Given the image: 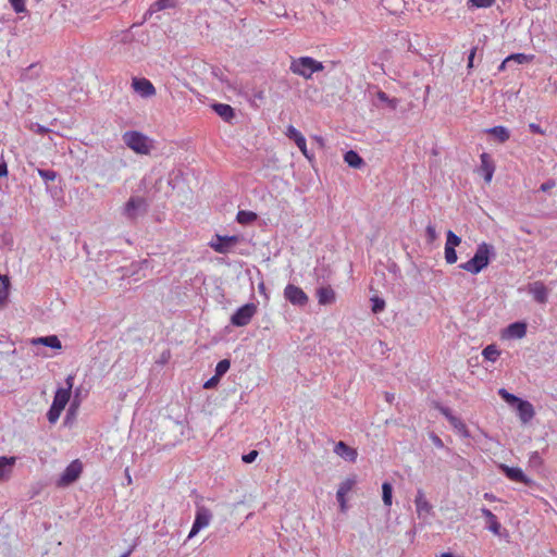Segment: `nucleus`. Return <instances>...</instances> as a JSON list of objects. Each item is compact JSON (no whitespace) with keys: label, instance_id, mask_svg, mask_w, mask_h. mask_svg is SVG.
Returning <instances> with one entry per match:
<instances>
[{"label":"nucleus","instance_id":"1","mask_svg":"<svg viewBox=\"0 0 557 557\" xmlns=\"http://www.w3.org/2000/svg\"><path fill=\"white\" fill-rule=\"evenodd\" d=\"M493 255L494 247L485 242L481 243L478 245L474 256L467 262L460 263L459 268L475 275L488 267Z\"/></svg>","mask_w":557,"mask_h":557},{"label":"nucleus","instance_id":"2","mask_svg":"<svg viewBox=\"0 0 557 557\" xmlns=\"http://www.w3.org/2000/svg\"><path fill=\"white\" fill-rule=\"evenodd\" d=\"M498 395L509 405L516 406L517 414L520 419V421L524 424L529 423L535 416V409L533 405L528 401L523 400L513 394L509 393L505 388H500L498 391Z\"/></svg>","mask_w":557,"mask_h":557},{"label":"nucleus","instance_id":"3","mask_svg":"<svg viewBox=\"0 0 557 557\" xmlns=\"http://www.w3.org/2000/svg\"><path fill=\"white\" fill-rule=\"evenodd\" d=\"M322 62L317 61L310 57H301L294 59L290 63V71L294 74L300 75L306 79L311 78L313 73L323 71Z\"/></svg>","mask_w":557,"mask_h":557},{"label":"nucleus","instance_id":"4","mask_svg":"<svg viewBox=\"0 0 557 557\" xmlns=\"http://www.w3.org/2000/svg\"><path fill=\"white\" fill-rule=\"evenodd\" d=\"M123 141L129 149L139 154H148L152 147L150 139L137 131L124 133Z\"/></svg>","mask_w":557,"mask_h":557},{"label":"nucleus","instance_id":"5","mask_svg":"<svg viewBox=\"0 0 557 557\" xmlns=\"http://www.w3.org/2000/svg\"><path fill=\"white\" fill-rule=\"evenodd\" d=\"M212 512L205 506H197L195 520L188 534V540L196 536L202 529L207 528L212 520Z\"/></svg>","mask_w":557,"mask_h":557},{"label":"nucleus","instance_id":"6","mask_svg":"<svg viewBox=\"0 0 557 557\" xmlns=\"http://www.w3.org/2000/svg\"><path fill=\"white\" fill-rule=\"evenodd\" d=\"M239 243V237L236 235L233 236H221L216 234L212 240L209 243V246L219 253H228L235 245Z\"/></svg>","mask_w":557,"mask_h":557},{"label":"nucleus","instance_id":"7","mask_svg":"<svg viewBox=\"0 0 557 557\" xmlns=\"http://www.w3.org/2000/svg\"><path fill=\"white\" fill-rule=\"evenodd\" d=\"M257 311L255 304H246L238 308L231 318V322L235 326H246L250 323Z\"/></svg>","mask_w":557,"mask_h":557},{"label":"nucleus","instance_id":"8","mask_svg":"<svg viewBox=\"0 0 557 557\" xmlns=\"http://www.w3.org/2000/svg\"><path fill=\"white\" fill-rule=\"evenodd\" d=\"M83 471L82 462L76 459L73 460L63 471L60 479L58 480V486H67L75 482Z\"/></svg>","mask_w":557,"mask_h":557},{"label":"nucleus","instance_id":"9","mask_svg":"<svg viewBox=\"0 0 557 557\" xmlns=\"http://www.w3.org/2000/svg\"><path fill=\"white\" fill-rule=\"evenodd\" d=\"M74 376L69 375L65 380L66 387H62L57 389L52 405L55 407H59L64 410L65 406L67 405L70 398H71V392L73 387Z\"/></svg>","mask_w":557,"mask_h":557},{"label":"nucleus","instance_id":"10","mask_svg":"<svg viewBox=\"0 0 557 557\" xmlns=\"http://www.w3.org/2000/svg\"><path fill=\"white\" fill-rule=\"evenodd\" d=\"M284 297L297 306H305L308 302L307 294L298 286L288 284L284 289Z\"/></svg>","mask_w":557,"mask_h":557},{"label":"nucleus","instance_id":"11","mask_svg":"<svg viewBox=\"0 0 557 557\" xmlns=\"http://www.w3.org/2000/svg\"><path fill=\"white\" fill-rule=\"evenodd\" d=\"M132 88L143 98H150L156 95V88L152 83L144 77H134L132 79Z\"/></svg>","mask_w":557,"mask_h":557},{"label":"nucleus","instance_id":"12","mask_svg":"<svg viewBox=\"0 0 557 557\" xmlns=\"http://www.w3.org/2000/svg\"><path fill=\"white\" fill-rule=\"evenodd\" d=\"M499 468L510 481L523 483L525 485L534 484V481L528 478L519 467H508L506 465H500Z\"/></svg>","mask_w":557,"mask_h":557},{"label":"nucleus","instance_id":"13","mask_svg":"<svg viewBox=\"0 0 557 557\" xmlns=\"http://www.w3.org/2000/svg\"><path fill=\"white\" fill-rule=\"evenodd\" d=\"M286 136L294 140L295 144L297 145V147L299 148V150L301 151V153L308 159V160H311L312 159V156L309 153L308 149H307V143H306V138L304 137V135L297 129L295 128L293 125H289L287 126L286 128Z\"/></svg>","mask_w":557,"mask_h":557},{"label":"nucleus","instance_id":"14","mask_svg":"<svg viewBox=\"0 0 557 557\" xmlns=\"http://www.w3.org/2000/svg\"><path fill=\"white\" fill-rule=\"evenodd\" d=\"M481 164L479 172L483 175L485 183L490 184L494 172H495V163L492 159L491 154L483 152L480 156Z\"/></svg>","mask_w":557,"mask_h":557},{"label":"nucleus","instance_id":"15","mask_svg":"<svg viewBox=\"0 0 557 557\" xmlns=\"http://www.w3.org/2000/svg\"><path fill=\"white\" fill-rule=\"evenodd\" d=\"M146 201L140 197H131L124 207V214L128 219H135L139 211H144Z\"/></svg>","mask_w":557,"mask_h":557},{"label":"nucleus","instance_id":"16","mask_svg":"<svg viewBox=\"0 0 557 557\" xmlns=\"http://www.w3.org/2000/svg\"><path fill=\"white\" fill-rule=\"evenodd\" d=\"M529 293L533 296L534 300L539 304H545L548 298V289L544 283L537 281L529 285Z\"/></svg>","mask_w":557,"mask_h":557},{"label":"nucleus","instance_id":"17","mask_svg":"<svg viewBox=\"0 0 557 557\" xmlns=\"http://www.w3.org/2000/svg\"><path fill=\"white\" fill-rule=\"evenodd\" d=\"M334 453L342 457L343 459L345 460H348L350 462H355L357 460V457H358V451L357 449L348 446L345 442H342L339 441L335 447H334Z\"/></svg>","mask_w":557,"mask_h":557},{"label":"nucleus","instance_id":"18","mask_svg":"<svg viewBox=\"0 0 557 557\" xmlns=\"http://www.w3.org/2000/svg\"><path fill=\"white\" fill-rule=\"evenodd\" d=\"M441 412L445 416V418L448 420L450 425L462 436L468 437L469 431L467 425L457 417H455L448 408H442Z\"/></svg>","mask_w":557,"mask_h":557},{"label":"nucleus","instance_id":"19","mask_svg":"<svg viewBox=\"0 0 557 557\" xmlns=\"http://www.w3.org/2000/svg\"><path fill=\"white\" fill-rule=\"evenodd\" d=\"M416 510L419 517L430 515L432 511V505L425 498L422 490H419L414 499Z\"/></svg>","mask_w":557,"mask_h":557},{"label":"nucleus","instance_id":"20","mask_svg":"<svg viewBox=\"0 0 557 557\" xmlns=\"http://www.w3.org/2000/svg\"><path fill=\"white\" fill-rule=\"evenodd\" d=\"M355 483H356V480L349 478V479H346L345 481H343L339 484L337 493H336V498H337L342 509L345 508V506H346V495L351 491V488L354 487Z\"/></svg>","mask_w":557,"mask_h":557},{"label":"nucleus","instance_id":"21","mask_svg":"<svg viewBox=\"0 0 557 557\" xmlns=\"http://www.w3.org/2000/svg\"><path fill=\"white\" fill-rule=\"evenodd\" d=\"M482 515L486 518L487 529L495 535H500L502 524L497 517L487 508L481 509Z\"/></svg>","mask_w":557,"mask_h":557},{"label":"nucleus","instance_id":"22","mask_svg":"<svg viewBox=\"0 0 557 557\" xmlns=\"http://www.w3.org/2000/svg\"><path fill=\"white\" fill-rule=\"evenodd\" d=\"M177 3V0H157L153 2L148 11L145 13L144 18L146 20L148 16H152L154 13L162 11L164 9L174 8Z\"/></svg>","mask_w":557,"mask_h":557},{"label":"nucleus","instance_id":"23","mask_svg":"<svg viewBox=\"0 0 557 557\" xmlns=\"http://www.w3.org/2000/svg\"><path fill=\"white\" fill-rule=\"evenodd\" d=\"M527 334V324L523 322H515L508 325L505 335L508 338H522Z\"/></svg>","mask_w":557,"mask_h":557},{"label":"nucleus","instance_id":"24","mask_svg":"<svg viewBox=\"0 0 557 557\" xmlns=\"http://www.w3.org/2000/svg\"><path fill=\"white\" fill-rule=\"evenodd\" d=\"M214 112L225 122H230L235 117L234 109L226 103H215L212 106Z\"/></svg>","mask_w":557,"mask_h":557},{"label":"nucleus","instance_id":"25","mask_svg":"<svg viewBox=\"0 0 557 557\" xmlns=\"http://www.w3.org/2000/svg\"><path fill=\"white\" fill-rule=\"evenodd\" d=\"M317 297L320 305H330L335 301V292L330 287H320L317 290Z\"/></svg>","mask_w":557,"mask_h":557},{"label":"nucleus","instance_id":"26","mask_svg":"<svg viewBox=\"0 0 557 557\" xmlns=\"http://www.w3.org/2000/svg\"><path fill=\"white\" fill-rule=\"evenodd\" d=\"M15 460V457H0V480H7L10 476Z\"/></svg>","mask_w":557,"mask_h":557},{"label":"nucleus","instance_id":"27","mask_svg":"<svg viewBox=\"0 0 557 557\" xmlns=\"http://www.w3.org/2000/svg\"><path fill=\"white\" fill-rule=\"evenodd\" d=\"M493 135L499 143L504 144L510 138V132L505 126H494L486 131Z\"/></svg>","mask_w":557,"mask_h":557},{"label":"nucleus","instance_id":"28","mask_svg":"<svg viewBox=\"0 0 557 557\" xmlns=\"http://www.w3.org/2000/svg\"><path fill=\"white\" fill-rule=\"evenodd\" d=\"M10 280L7 275L0 274V307L4 306L9 297Z\"/></svg>","mask_w":557,"mask_h":557},{"label":"nucleus","instance_id":"29","mask_svg":"<svg viewBox=\"0 0 557 557\" xmlns=\"http://www.w3.org/2000/svg\"><path fill=\"white\" fill-rule=\"evenodd\" d=\"M344 160L349 166L355 169L360 168L363 163L362 158L354 150L347 151L344 156Z\"/></svg>","mask_w":557,"mask_h":557},{"label":"nucleus","instance_id":"30","mask_svg":"<svg viewBox=\"0 0 557 557\" xmlns=\"http://www.w3.org/2000/svg\"><path fill=\"white\" fill-rule=\"evenodd\" d=\"M35 344H41L50 348L60 349L61 348V342L55 335L39 337L35 342Z\"/></svg>","mask_w":557,"mask_h":557},{"label":"nucleus","instance_id":"31","mask_svg":"<svg viewBox=\"0 0 557 557\" xmlns=\"http://www.w3.org/2000/svg\"><path fill=\"white\" fill-rule=\"evenodd\" d=\"M39 70H40V67L38 66V64H36V63L30 64L28 67H26L22 71L21 81L26 82L28 79L39 77V75H40Z\"/></svg>","mask_w":557,"mask_h":557},{"label":"nucleus","instance_id":"32","mask_svg":"<svg viewBox=\"0 0 557 557\" xmlns=\"http://www.w3.org/2000/svg\"><path fill=\"white\" fill-rule=\"evenodd\" d=\"M258 219V215L252 211L240 210L236 215V221L240 224H250Z\"/></svg>","mask_w":557,"mask_h":557},{"label":"nucleus","instance_id":"33","mask_svg":"<svg viewBox=\"0 0 557 557\" xmlns=\"http://www.w3.org/2000/svg\"><path fill=\"white\" fill-rule=\"evenodd\" d=\"M482 356L485 360L495 362L498 359V357L500 356V351L498 350L496 345H487L482 350Z\"/></svg>","mask_w":557,"mask_h":557},{"label":"nucleus","instance_id":"34","mask_svg":"<svg viewBox=\"0 0 557 557\" xmlns=\"http://www.w3.org/2000/svg\"><path fill=\"white\" fill-rule=\"evenodd\" d=\"M381 4L393 14L401 11L404 7L403 0H381Z\"/></svg>","mask_w":557,"mask_h":557},{"label":"nucleus","instance_id":"35","mask_svg":"<svg viewBox=\"0 0 557 557\" xmlns=\"http://www.w3.org/2000/svg\"><path fill=\"white\" fill-rule=\"evenodd\" d=\"M534 59L533 54H525V53H513L507 57V61L516 62L519 64L529 63L532 62Z\"/></svg>","mask_w":557,"mask_h":557},{"label":"nucleus","instance_id":"36","mask_svg":"<svg viewBox=\"0 0 557 557\" xmlns=\"http://www.w3.org/2000/svg\"><path fill=\"white\" fill-rule=\"evenodd\" d=\"M382 494H383L382 498H383L384 505L389 507L392 505V494H393V487H392L391 483L384 482L382 484Z\"/></svg>","mask_w":557,"mask_h":557},{"label":"nucleus","instance_id":"37","mask_svg":"<svg viewBox=\"0 0 557 557\" xmlns=\"http://www.w3.org/2000/svg\"><path fill=\"white\" fill-rule=\"evenodd\" d=\"M461 243V238L457 236L453 231H448L446 234V244L445 247L456 248Z\"/></svg>","mask_w":557,"mask_h":557},{"label":"nucleus","instance_id":"38","mask_svg":"<svg viewBox=\"0 0 557 557\" xmlns=\"http://www.w3.org/2000/svg\"><path fill=\"white\" fill-rule=\"evenodd\" d=\"M230 367L231 362L228 359H223L219 361L215 367V376L220 379L223 374H225L228 371Z\"/></svg>","mask_w":557,"mask_h":557},{"label":"nucleus","instance_id":"39","mask_svg":"<svg viewBox=\"0 0 557 557\" xmlns=\"http://www.w3.org/2000/svg\"><path fill=\"white\" fill-rule=\"evenodd\" d=\"M62 411H63V409L51 405V407L47 413L48 421L50 423H55L58 421V419L60 418Z\"/></svg>","mask_w":557,"mask_h":557},{"label":"nucleus","instance_id":"40","mask_svg":"<svg viewBox=\"0 0 557 557\" xmlns=\"http://www.w3.org/2000/svg\"><path fill=\"white\" fill-rule=\"evenodd\" d=\"M377 98L383 101V102H386L387 106L391 108V109H396L399 101L398 99L396 98H389L384 91H379L377 92Z\"/></svg>","mask_w":557,"mask_h":557},{"label":"nucleus","instance_id":"41","mask_svg":"<svg viewBox=\"0 0 557 557\" xmlns=\"http://www.w3.org/2000/svg\"><path fill=\"white\" fill-rule=\"evenodd\" d=\"M495 0H468V7L472 8H491Z\"/></svg>","mask_w":557,"mask_h":557},{"label":"nucleus","instance_id":"42","mask_svg":"<svg viewBox=\"0 0 557 557\" xmlns=\"http://www.w3.org/2000/svg\"><path fill=\"white\" fill-rule=\"evenodd\" d=\"M444 255H445V260L448 264H454L457 262L458 257H457L455 248L445 247Z\"/></svg>","mask_w":557,"mask_h":557},{"label":"nucleus","instance_id":"43","mask_svg":"<svg viewBox=\"0 0 557 557\" xmlns=\"http://www.w3.org/2000/svg\"><path fill=\"white\" fill-rule=\"evenodd\" d=\"M38 175L46 182H53L57 178V172L52 170H37Z\"/></svg>","mask_w":557,"mask_h":557},{"label":"nucleus","instance_id":"44","mask_svg":"<svg viewBox=\"0 0 557 557\" xmlns=\"http://www.w3.org/2000/svg\"><path fill=\"white\" fill-rule=\"evenodd\" d=\"M371 301H372V311H373L374 313H379V312H381V311H383V310H384V308H385V301H384L383 299H381V298H379V297H373V298L371 299Z\"/></svg>","mask_w":557,"mask_h":557},{"label":"nucleus","instance_id":"45","mask_svg":"<svg viewBox=\"0 0 557 557\" xmlns=\"http://www.w3.org/2000/svg\"><path fill=\"white\" fill-rule=\"evenodd\" d=\"M257 457H258V451L257 450H251L248 454L244 455L242 457V460L245 463H251V462H253L256 460Z\"/></svg>","mask_w":557,"mask_h":557},{"label":"nucleus","instance_id":"46","mask_svg":"<svg viewBox=\"0 0 557 557\" xmlns=\"http://www.w3.org/2000/svg\"><path fill=\"white\" fill-rule=\"evenodd\" d=\"M10 2L17 13L25 11L24 0H10Z\"/></svg>","mask_w":557,"mask_h":557},{"label":"nucleus","instance_id":"47","mask_svg":"<svg viewBox=\"0 0 557 557\" xmlns=\"http://www.w3.org/2000/svg\"><path fill=\"white\" fill-rule=\"evenodd\" d=\"M425 232H426V236H428L429 242L432 243V242H434L436 239L437 234H436V230H435V227L433 225H431V224L428 225Z\"/></svg>","mask_w":557,"mask_h":557},{"label":"nucleus","instance_id":"48","mask_svg":"<svg viewBox=\"0 0 557 557\" xmlns=\"http://www.w3.org/2000/svg\"><path fill=\"white\" fill-rule=\"evenodd\" d=\"M556 186V182L554 180H548L547 182L543 183L540 187L542 191H548L553 189Z\"/></svg>","mask_w":557,"mask_h":557},{"label":"nucleus","instance_id":"49","mask_svg":"<svg viewBox=\"0 0 557 557\" xmlns=\"http://www.w3.org/2000/svg\"><path fill=\"white\" fill-rule=\"evenodd\" d=\"M529 128L534 134L545 135V131L539 124L530 123Z\"/></svg>","mask_w":557,"mask_h":557},{"label":"nucleus","instance_id":"50","mask_svg":"<svg viewBox=\"0 0 557 557\" xmlns=\"http://www.w3.org/2000/svg\"><path fill=\"white\" fill-rule=\"evenodd\" d=\"M475 52H476V49L472 48L470 53H469V57H468V67L469 69L473 67V60H474V57H475Z\"/></svg>","mask_w":557,"mask_h":557},{"label":"nucleus","instance_id":"51","mask_svg":"<svg viewBox=\"0 0 557 557\" xmlns=\"http://www.w3.org/2000/svg\"><path fill=\"white\" fill-rule=\"evenodd\" d=\"M219 380H220V379H219V377H216V376L214 375V376H212L210 380H208V381L205 383L203 387H205V388H211V387H213V386L215 385V383H216Z\"/></svg>","mask_w":557,"mask_h":557},{"label":"nucleus","instance_id":"52","mask_svg":"<svg viewBox=\"0 0 557 557\" xmlns=\"http://www.w3.org/2000/svg\"><path fill=\"white\" fill-rule=\"evenodd\" d=\"M8 174V168L5 163L0 164V176H5Z\"/></svg>","mask_w":557,"mask_h":557},{"label":"nucleus","instance_id":"53","mask_svg":"<svg viewBox=\"0 0 557 557\" xmlns=\"http://www.w3.org/2000/svg\"><path fill=\"white\" fill-rule=\"evenodd\" d=\"M510 63V61H507V58L500 63V65L498 66V70L499 71H504L506 69V66Z\"/></svg>","mask_w":557,"mask_h":557},{"label":"nucleus","instance_id":"54","mask_svg":"<svg viewBox=\"0 0 557 557\" xmlns=\"http://www.w3.org/2000/svg\"><path fill=\"white\" fill-rule=\"evenodd\" d=\"M484 498L487 499V500H494L495 496L493 494L485 493L484 494Z\"/></svg>","mask_w":557,"mask_h":557},{"label":"nucleus","instance_id":"55","mask_svg":"<svg viewBox=\"0 0 557 557\" xmlns=\"http://www.w3.org/2000/svg\"><path fill=\"white\" fill-rule=\"evenodd\" d=\"M37 132H38L39 134H44V133L48 132V128L42 127V126H39V127H38V129H37Z\"/></svg>","mask_w":557,"mask_h":557},{"label":"nucleus","instance_id":"56","mask_svg":"<svg viewBox=\"0 0 557 557\" xmlns=\"http://www.w3.org/2000/svg\"><path fill=\"white\" fill-rule=\"evenodd\" d=\"M314 139L317 143H319L321 146L323 145V139L321 137L315 136Z\"/></svg>","mask_w":557,"mask_h":557},{"label":"nucleus","instance_id":"57","mask_svg":"<svg viewBox=\"0 0 557 557\" xmlns=\"http://www.w3.org/2000/svg\"><path fill=\"white\" fill-rule=\"evenodd\" d=\"M440 557H453V554L450 553H443Z\"/></svg>","mask_w":557,"mask_h":557},{"label":"nucleus","instance_id":"58","mask_svg":"<svg viewBox=\"0 0 557 557\" xmlns=\"http://www.w3.org/2000/svg\"><path fill=\"white\" fill-rule=\"evenodd\" d=\"M131 552L123 554L121 557H129Z\"/></svg>","mask_w":557,"mask_h":557},{"label":"nucleus","instance_id":"59","mask_svg":"<svg viewBox=\"0 0 557 557\" xmlns=\"http://www.w3.org/2000/svg\"><path fill=\"white\" fill-rule=\"evenodd\" d=\"M435 444L442 445V441L440 438H436Z\"/></svg>","mask_w":557,"mask_h":557},{"label":"nucleus","instance_id":"60","mask_svg":"<svg viewBox=\"0 0 557 557\" xmlns=\"http://www.w3.org/2000/svg\"><path fill=\"white\" fill-rule=\"evenodd\" d=\"M258 97H259L260 99H263V92H262V91H260V94H258Z\"/></svg>","mask_w":557,"mask_h":557},{"label":"nucleus","instance_id":"61","mask_svg":"<svg viewBox=\"0 0 557 557\" xmlns=\"http://www.w3.org/2000/svg\"><path fill=\"white\" fill-rule=\"evenodd\" d=\"M258 97H259L260 99H263V92H262V91H260V94H258Z\"/></svg>","mask_w":557,"mask_h":557},{"label":"nucleus","instance_id":"62","mask_svg":"<svg viewBox=\"0 0 557 557\" xmlns=\"http://www.w3.org/2000/svg\"><path fill=\"white\" fill-rule=\"evenodd\" d=\"M126 479L128 480V483H131L132 479L131 475L127 473Z\"/></svg>","mask_w":557,"mask_h":557}]
</instances>
